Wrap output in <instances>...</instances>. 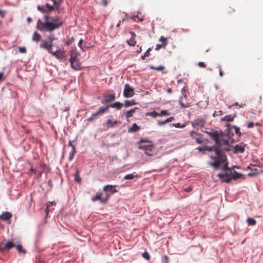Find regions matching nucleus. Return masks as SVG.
<instances>
[{
  "mask_svg": "<svg viewBox=\"0 0 263 263\" xmlns=\"http://www.w3.org/2000/svg\"><path fill=\"white\" fill-rule=\"evenodd\" d=\"M222 143H215L212 146H206L205 149L209 152L214 151L215 155H211L210 158L213 160V162H209L210 165L213 166L215 169H218L221 164H223V169L228 168V163L226 156L223 154V151H229V141L223 140Z\"/></svg>",
  "mask_w": 263,
  "mask_h": 263,
  "instance_id": "obj_1",
  "label": "nucleus"
},
{
  "mask_svg": "<svg viewBox=\"0 0 263 263\" xmlns=\"http://www.w3.org/2000/svg\"><path fill=\"white\" fill-rule=\"evenodd\" d=\"M222 167L223 164H221L220 166L218 168L222 170L223 172L219 173L217 175L218 177L220 178L222 182L228 183L231 180L236 179L239 178L241 176V174L238 173L234 170L232 168H229L228 166V168L223 169Z\"/></svg>",
  "mask_w": 263,
  "mask_h": 263,
  "instance_id": "obj_2",
  "label": "nucleus"
},
{
  "mask_svg": "<svg viewBox=\"0 0 263 263\" xmlns=\"http://www.w3.org/2000/svg\"><path fill=\"white\" fill-rule=\"evenodd\" d=\"M44 18L45 19V22H42L40 19L37 22L36 27L40 31L51 32L55 29L59 28L63 24L62 22L55 24L49 21L50 17L47 15H44Z\"/></svg>",
  "mask_w": 263,
  "mask_h": 263,
  "instance_id": "obj_3",
  "label": "nucleus"
},
{
  "mask_svg": "<svg viewBox=\"0 0 263 263\" xmlns=\"http://www.w3.org/2000/svg\"><path fill=\"white\" fill-rule=\"evenodd\" d=\"M206 133L213 140L215 143H222L223 140H227L230 142L229 139L223 138V136L221 131L218 132L216 130L212 129L210 131L206 132Z\"/></svg>",
  "mask_w": 263,
  "mask_h": 263,
  "instance_id": "obj_4",
  "label": "nucleus"
},
{
  "mask_svg": "<svg viewBox=\"0 0 263 263\" xmlns=\"http://www.w3.org/2000/svg\"><path fill=\"white\" fill-rule=\"evenodd\" d=\"M138 148L145 151V154L148 156H151L150 152L152 151L153 146L150 141L141 139L139 142Z\"/></svg>",
  "mask_w": 263,
  "mask_h": 263,
  "instance_id": "obj_5",
  "label": "nucleus"
},
{
  "mask_svg": "<svg viewBox=\"0 0 263 263\" xmlns=\"http://www.w3.org/2000/svg\"><path fill=\"white\" fill-rule=\"evenodd\" d=\"M42 46L44 49H46L48 53L52 54V55L56 57L57 59H60L61 58V56L60 55V54L63 52V50L62 48L57 49L55 51H53V47H51L50 44H48L46 43H44Z\"/></svg>",
  "mask_w": 263,
  "mask_h": 263,
  "instance_id": "obj_6",
  "label": "nucleus"
},
{
  "mask_svg": "<svg viewBox=\"0 0 263 263\" xmlns=\"http://www.w3.org/2000/svg\"><path fill=\"white\" fill-rule=\"evenodd\" d=\"M135 94L134 89L129 85L126 84L124 86L123 95L126 98L132 97Z\"/></svg>",
  "mask_w": 263,
  "mask_h": 263,
  "instance_id": "obj_7",
  "label": "nucleus"
},
{
  "mask_svg": "<svg viewBox=\"0 0 263 263\" xmlns=\"http://www.w3.org/2000/svg\"><path fill=\"white\" fill-rule=\"evenodd\" d=\"M53 2V5H50L49 4H46L44 5V7H46L45 9H46L47 12H51L54 9H58L60 7V3L57 0H51Z\"/></svg>",
  "mask_w": 263,
  "mask_h": 263,
  "instance_id": "obj_8",
  "label": "nucleus"
},
{
  "mask_svg": "<svg viewBox=\"0 0 263 263\" xmlns=\"http://www.w3.org/2000/svg\"><path fill=\"white\" fill-rule=\"evenodd\" d=\"M246 145V144L243 142H241L236 145L234 147V153L236 154L243 153L245 151V148Z\"/></svg>",
  "mask_w": 263,
  "mask_h": 263,
  "instance_id": "obj_9",
  "label": "nucleus"
},
{
  "mask_svg": "<svg viewBox=\"0 0 263 263\" xmlns=\"http://www.w3.org/2000/svg\"><path fill=\"white\" fill-rule=\"evenodd\" d=\"M205 123V120L204 118H198L193 122V126L197 128H202Z\"/></svg>",
  "mask_w": 263,
  "mask_h": 263,
  "instance_id": "obj_10",
  "label": "nucleus"
},
{
  "mask_svg": "<svg viewBox=\"0 0 263 263\" xmlns=\"http://www.w3.org/2000/svg\"><path fill=\"white\" fill-rule=\"evenodd\" d=\"M101 193L97 194L96 197H93L92 198V200H93V201L100 200L102 203H105L107 202L109 198V194L108 193H106L105 198L104 199L101 198Z\"/></svg>",
  "mask_w": 263,
  "mask_h": 263,
  "instance_id": "obj_11",
  "label": "nucleus"
},
{
  "mask_svg": "<svg viewBox=\"0 0 263 263\" xmlns=\"http://www.w3.org/2000/svg\"><path fill=\"white\" fill-rule=\"evenodd\" d=\"M115 186H116V185L107 184L104 186L103 190L105 192L109 191L110 194H109L110 195V194L118 192V191L116 189H113V187Z\"/></svg>",
  "mask_w": 263,
  "mask_h": 263,
  "instance_id": "obj_12",
  "label": "nucleus"
},
{
  "mask_svg": "<svg viewBox=\"0 0 263 263\" xmlns=\"http://www.w3.org/2000/svg\"><path fill=\"white\" fill-rule=\"evenodd\" d=\"M78 55V53L76 51V48H73L70 51V58H69V62H72L74 60H78L77 57Z\"/></svg>",
  "mask_w": 263,
  "mask_h": 263,
  "instance_id": "obj_13",
  "label": "nucleus"
},
{
  "mask_svg": "<svg viewBox=\"0 0 263 263\" xmlns=\"http://www.w3.org/2000/svg\"><path fill=\"white\" fill-rule=\"evenodd\" d=\"M54 39V35L53 34H51L49 35L48 37V41H44L41 44H40V47L41 48H43V47L42 46L44 43H46L48 44L51 45V47H53L54 46V43H53V40Z\"/></svg>",
  "mask_w": 263,
  "mask_h": 263,
  "instance_id": "obj_14",
  "label": "nucleus"
},
{
  "mask_svg": "<svg viewBox=\"0 0 263 263\" xmlns=\"http://www.w3.org/2000/svg\"><path fill=\"white\" fill-rule=\"evenodd\" d=\"M70 63L71 68H73V69L77 70L80 69L81 64H80L79 59L74 60L73 61L71 62Z\"/></svg>",
  "mask_w": 263,
  "mask_h": 263,
  "instance_id": "obj_15",
  "label": "nucleus"
},
{
  "mask_svg": "<svg viewBox=\"0 0 263 263\" xmlns=\"http://www.w3.org/2000/svg\"><path fill=\"white\" fill-rule=\"evenodd\" d=\"M186 97V94L183 93L182 95V96H181L179 98V103L181 105V106L183 108H189L191 106L190 103H187L186 104H184L183 103L182 99L183 98H185Z\"/></svg>",
  "mask_w": 263,
  "mask_h": 263,
  "instance_id": "obj_16",
  "label": "nucleus"
},
{
  "mask_svg": "<svg viewBox=\"0 0 263 263\" xmlns=\"http://www.w3.org/2000/svg\"><path fill=\"white\" fill-rule=\"evenodd\" d=\"M11 217L12 214L8 212H5L0 215V219L2 220L6 221L10 219Z\"/></svg>",
  "mask_w": 263,
  "mask_h": 263,
  "instance_id": "obj_17",
  "label": "nucleus"
},
{
  "mask_svg": "<svg viewBox=\"0 0 263 263\" xmlns=\"http://www.w3.org/2000/svg\"><path fill=\"white\" fill-rule=\"evenodd\" d=\"M115 99V93L108 95L105 97L104 100L102 101V103H104L105 102H109L111 100H114Z\"/></svg>",
  "mask_w": 263,
  "mask_h": 263,
  "instance_id": "obj_18",
  "label": "nucleus"
},
{
  "mask_svg": "<svg viewBox=\"0 0 263 263\" xmlns=\"http://www.w3.org/2000/svg\"><path fill=\"white\" fill-rule=\"evenodd\" d=\"M122 106H123V103H122L120 102H115L109 105V107H112V108H116L118 110L120 109Z\"/></svg>",
  "mask_w": 263,
  "mask_h": 263,
  "instance_id": "obj_19",
  "label": "nucleus"
},
{
  "mask_svg": "<svg viewBox=\"0 0 263 263\" xmlns=\"http://www.w3.org/2000/svg\"><path fill=\"white\" fill-rule=\"evenodd\" d=\"M236 117V115H229L226 116L224 117L221 119L222 121H227L228 122H231L232 121L235 117Z\"/></svg>",
  "mask_w": 263,
  "mask_h": 263,
  "instance_id": "obj_20",
  "label": "nucleus"
},
{
  "mask_svg": "<svg viewBox=\"0 0 263 263\" xmlns=\"http://www.w3.org/2000/svg\"><path fill=\"white\" fill-rule=\"evenodd\" d=\"M14 246L15 244L12 241L9 240L4 245V248L5 249L9 250Z\"/></svg>",
  "mask_w": 263,
  "mask_h": 263,
  "instance_id": "obj_21",
  "label": "nucleus"
},
{
  "mask_svg": "<svg viewBox=\"0 0 263 263\" xmlns=\"http://www.w3.org/2000/svg\"><path fill=\"white\" fill-rule=\"evenodd\" d=\"M224 134L228 137H231L233 135V133L231 132V128L230 127V124H228L227 125V128L224 131Z\"/></svg>",
  "mask_w": 263,
  "mask_h": 263,
  "instance_id": "obj_22",
  "label": "nucleus"
},
{
  "mask_svg": "<svg viewBox=\"0 0 263 263\" xmlns=\"http://www.w3.org/2000/svg\"><path fill=\"white\" fill-rule=\"evenodd\" d=\"M137 107H135L126 112V118L127 119L133 116V114L135 112L136 110L137 109Z\"/></svg>",
  "mask_w": 263,
  "mask_h": 263,
  "instance_id": "obj_23",
  "label": "nucleus"
},
{
  "mask_svg": "<svg viewBox=\"0 0 263 263\" xmlns=\"http://www.w3.org/2000/svg\"><path fill=\"white\" fill-rule=\"evenodd\" d=\"M140 129V127L138 126L136 123L133 124L132 126L128 129V132H136Z\"/></svg>",
  "mask_w": 263,
  "mask_h": 263,
  "instance_id": "obj_24",
  "label": "nucleus"
},
{
  "mask_svg": "<svg viewBox=\"0 0 263 263\" xmlns=\"http://www.w3.org/2000/svg\"><path fill=\"white\" fill-rule=\"evenodd\" d=\"M173 119H174V117H170L169 118L166 119L164 121H158L157 123H158V125L162 126L165 124H166L167 123L171 122Z\"/></svg>",
  "mask_w": 263,
  "mask_h": 263,
  "instance_id": "obj_25",
  "label": "nucleus"
},
{
  "mask_svg": "<svg viewBox=\"0 0 263 263\" xmlns=\"http://www.w3.org/2000/svg\"><path fill=\"white\" fill-rule=\"evenodd\" d=\"M108 107H109V106L106 107H100L96 112L98 115L102 114L107 110Z\"/></svg>",
  "mask_w": 263,
  "mask_h": 263,
  "instance_id": "obj_26",
  "label": "nucleus"
},
{
  "mask_svg": "<svg viewBox=\"0 0 263 263\" xmlns=\"http://www.w3.org/2000/svg\"><path fill=\"white\" fill-rule=\"evenodd\" d=\"M118 122L117 121H112L110 119H108L106 122V125L108 128L112 127L115 124H117Z\"/></svg>",
  "mask_w": 263,
  "mask_h": 263,
  "instance_id": "obj_27",
  "label": "nucleus"
},
{
  "mask_svg": "<svg viewBox=\"0 0 263 263\" xmlns=\"http://www.w3.org/2000/svg\"><path fill=\"white\" fill-rule=\"evenodd\" d=\"M74 181L80 183L81 181V178L80 177L79 172L78 168L76 169V172L74 175Z\"/></svg>",
  "mask_w": 263,
  "mask_h": 263,
  "instance_id": "obj_28",
  "label": "nucleus"
},
{
  "mask_svg": "<svg viewBox=\"0 0 263 263\" xmlns=\"http://www.w3.org/2000/svg\"><path fill=\"white\" fill-rule=\"evenodd\" d=\"M41 35L36 32H34L32 36V40L35 42H39L41 40Z\"/></svg>",
  "mask_w": 263,
  "mask_h": 263,
  "instance_id": "obj_29",
  "label": "nucleus"
},
{
  "mask_svg": "<svg viewBox=\"0 0 263 263\" xmlns=\"http://www.w3.org/2000/svg\"><path fill=\"white\" fill-rule=\"evenodd\" d=\"M136 103L133 100H132V101L125 100L124 102V106L125 107H127L128 106H130L132 105H135V104H136Z\"/></svg>",
  "mask_w": 263,
  "mask_h": 263,
  "instance_id": "obj_30",
  "label": "nucleus"
},
{
  "mask_svg": "<svg viewBox=\"0 0 263 263\" xmlns=\"http://www.w3.org/2000/svg\"><path fill=\"white\" fill-rule=\"evenodd\" d=\"M150 69H155L157 71H162L164 69V67L162 65H160L158 67H155L153 65H151L149 66Z\"/></svg>",
  "mask_w": 263,
  "mask_h": 263,
  "instance_id": "obj_31",
  "label": "nucleus"
},
{
  "mask_svg": "<svg viewBox=\"0 0 263 263\" xmlns=\"http://www.w3.org/2000/svg\"><path fill=\"white\" fill-rule=\"evenodd\" d=\"M247 222L248 225L254 226L256 224V220L252 218H248L247 219Z\"/></svg>",
  "mask_w": 263,
  "mask_h": 263,
  "instance_id": "obj_32",
  "label": "nucleus"
},
{
  "mask_svg": "<svg viewBox=\"0 0 263 263\" xmlns=\"http://www.w3.org/2000/svg\"><path fill=\"white\" fill-rule=\"evenodd\" d=\"M138 175L136 174L134 175V174H129L125 175L124 177V179L125 180H132L135 177H137Z\"/></svg>",
  "mask_w": 263,
  "mask_h": 263,
  "instance_id": "obj_33",
  "label": "nucleus"
},
{
  "mask_svg": "<svg viewBox=\"0 0 263 263\" xmlns=\"http://www.w3.org/2000/svg\"><path fill=\"white\" fill-rule=\"evenodd\" d=\"M146 116H151V117H152L153 118H155L156 117H158L159 116V113H158L157 111H153L152 112H147L146 114Z\"/></svg>",
  "mask_w": 263,
  "mask_h": 263,
  "instance_id": "obj_34",
  "label": "nucleus"
},
{
  "mask_svg": "<svg viewBox=\"0 0 263 263\" xmlns=\"http://www.w3.org/2000/svg\"><path fill=\"white\" fill-rule=\"evenodd\" d=\"M45 8L46 7H44V5H38L37 6V10L42 13H47Z\"/></svg>",
  "mask_w": 263,
  "mask_h": 263,
  "instance_id": "obj_35",
  "label": "nucleus"
},
{
  "mask_svg": "<svg viewBox=\"0 0 263 263\" xmlns=\"http://www.w3.org/2000/svg\"><path fill=\"white\" fill-rule=\"evenodd\" d=\"M128 45L129 46H135V45L136 43V41H135V39L130 38L129 40L127 41Z\"/></svg>",
  "mask_w": 263,
  "mask_h": 263,
  "instance_id": "obj_36",
  "label": "nucleus"
},
{
  "mask_svg": "<svg viewBox=\"0 0 263 263\" xmlns=\"http://www.w3.org/2000/svg\"><path fill=\"white\" fill-rule=\"evenodd\" d=\"M76 151L75 147H73V149L70 153L68 159L69 161H71L73 158L74 155L76 154Z\"/></svg>",
  "mask_w": 263,
  "mask_h": 263,
  "instance_id": "obj_37",
  "label": "nucleus"
},
{
  "mask_svg": "<svg viewBox=\"0 0 263 263\" xmlns=\"http://www.w3.org/2000/svg\"><path fill=\"white\" fill-rule=\"evenodd\" d=\"M17 250L20 253H24L25 254L26 253L25 250L22 249V247L21 245H18L16 247Z\"/></svg>",
  "mask_w": 263,
  "mask_h": 263,
  "instance_id": "obj_38",
  "label": "nucleus"
},
{
  "mask_svg": "<svg viewBox=\"0 0 263 263\" xmlns=\"http://www.w3.org/2000/svg\"><path fill=\"white\" fill-rule=\"evenodd\" d=\"M232 128H234L235 129V133L238 136H240L241 135V133L240 132V130H239V128L235 125H233L232 126Z\"/></svg>",
  "mask_w": 263,
  "mask_h": 263,
  "instance_id": "obj_39",
  "label": "nucleus"
},
{
  "mask_svg": "<svg viewBox=\"0 0 263 263\" xmlns=\"http://www.w3.org/2000/svg\"><path fill=\"white\" fill-rule=\"evenodd\" d=\"M151 50V48H149L144 53L143 55H142L141 56V59L142 60H144L145 58L146 57H148L150 54H149V51Z\"/></svg>",
  "mask_w": 263,
  "mask_h": 263,
  "instance_id": "obj_40",
  "label": "nucleus"
},
{
  "mask_svg": "<svg viewBox=\"0 0 263 263\" xmlns=\"http://www.w3.org/2000/svg\"><path fill=\"white\" fill-rule=\"evenodd\" d=\"M190 136L194 139H195L197 137H199L198 134L194 130H192L190 132Z\"/></svg>",
  "mask_w": 263,
  "mask_h": 263,
  "instance_id": "obj_41",
  "label": "nucleus"
},
{
  "mask_svg": "<svg viewBox=\"0 0 263 263\" xmlns=\"http://www.w3.org/2000/svg\"><path fill=\"white\" fill-rule=\"evenodd\" d=\"M142 256L145 258L146 259V260H149L150 259V256L148 254V253L146 251L144 252L143 254H142Z\"/></svg>",
  "mask_w": 263,
  "mask_h": 263,
  "instance_id": "obj_42",
  "label": "nucleus"
},
{
  "mask_svg": "<svg viewBox=\"0 0 263 263\" xmlns=\"http://www.w3.org/2000/svg\"><path fill=\"white\" fill-rule=\"evenodd\" d=\"M170 114L165 110H163L160 112V113H159V116H168Z\"/></svg>",
  "mask_w": 263,
  "mask_h": 263,
  "instance_id": "obj_43",
  "label": "nucleus"
},
{
  "mask_svg": "<svg viewBox=\"0 0 263 263\" xmlns=\"http://www.w3.org/2000/svg\"><path fill=\"white\" fill-rule=\"evenodd\" d=\"M172 125L177 128H183L185 127V125H181L180 123H173Z\"/></svg>",
  "mask_w": 263,
  "mask_h": 263,
  "instance_id": "obj_44",
  "label": "nucleus"
},
{
  "mask_svg": "<svg viewBox=\"0 0 263 263\" xmlns=\"http://www.w3.org/2000/svg\"><path fill=\"white\" fill-rule=\"evenodd\" d=\"M18 50L21 53H25L26 51V48L24 47H18Z\"/></svg>",
  "mask_w": 263,
  "mask_h": 263,
  "instance_id": "obj_45",
  "label": "nucleus"
},
{
  "mask_svg": "<svg viewBox=\"0 0 263 263\" xmlns=\"http://www.w3.org/2000/svg\"><path fill=\"white\" fill-rule=\"evenodd\" d=\"M97 116H98V115L95 112L92 114L90 117L92 118V120H93L97 118Z\"/></svg>",
  "mask_w": 263,
  "mask_h": 263,
  "instance_id": "obj_46",
  "label": "nucleus"
},
{
  "mask_svg": "<svg viewBox=\"0 0 263 263\" xmlns=\"http://www.w3.org/2000/svg\"><path fill=\"white\" fill-rule=\"evenodd\" d=\"M97 116H98V115L95 112L92 114L90 117L92 118V120H93L97 118Z\"/></svg>",
  "mask_w": 263,
  "mask_h": 263,
  "instance_id": "obj_47",
  "label": "nucleus"
},
{
  "mask_svg": "<svg viewBox=\"0 0 263 263\" xmlns=\"http://www.w3.org/2000/svg\"><path fill=\"white\" fill-rule=\"evenodd\" d=\"M198 66L200 67H202V68H204L205 67V64H204V62H199L198 63Z\"/></svg>",
  "mask_w": 263,
  "mask_h": 263,
  "instance_id": "obj_48",
  "label": "nucleus"
},
{
  "mask_svg": "<svg viewBox=\"0 0 263 263\" xmlns=\"http://www.w3.org/2000/svg\"><path fill=\"white\" fill-rule=\"evenodd\" d=\"M195 139L197 143L201 144L202 143V140L199 137H197Z\"/></svg>",
  "mask_w": 263,
  "mask_h": 263,
  "instance_id": "obj_49",
  "label": "nucleus"
},
{
  "mask_svg": "<svg viewBox=\"0 0 263 263\" xmlns=\"http://www.w3.org/2000/svg\"><path fill=\"white\" fill-rule=\"evenodd\" d=\"M83 39H81L80 40H79V42L78 43V46L81 49H82V44L83 43Z\"/></svg>",
  "mask_w": 263,
  "mask_h": 263,
  "instance_id": "obj_50",
  "label": "nucleus"
},
{
  "mask_svg": "<svg viewBox=\"0 0 263 263\" xmlns=\"http://www.w3.org/2000/svg\"><path fill=\"white\" fill-rule=\"evenodd\" d=\"M108 2L107 0H102V4L104 6H106L107 5Z\"/></svg>",
  "mask_w": 263,
  "mask_h": 263,
  "instance_id": "obj_51",
  "label": "nucleus"
},
{
  "mask_svg": "<svg viewBox=\"0 0 263 263\" xmlns=\"http://www.w3.org/2000/svg\"><path fill=\"white\" fill-rule=\"evenodd\" d=\"M129 33H130V34L131 35V37L130 38H133V39H135V37L136 36V34L134 32H133V31H130Z\"/></svg>",
  "mask_w": 263,
  "mask_h": 263,
  "instance_id": "obj_52",
  "label": "nucleus"
},
{
  "mask_svg": "<svg viewBox=\"0 0 263 263\" xmlns=\"http://www.w3.org/2000/svg\"><path fill=\"white\" fill-rule=\"evenodd\" d=\"M254 126V123L253 122H249L247 124V127L248 128H252Z\"/></svg>",
  "mask_w": 263,
  "mask_h": 263,
  "instance_id": "obj_53",
  "label": "nucleus"
},
{
  "mask_svg": "<svg viewBox=\"0 0 263 263\" xmlns=\"http://www.w3.org/2000/svg\"><path fill=\"white\" fill-rule=\"evenodd\" d=\"M218 67H219V76H220V77H222V76H223V73L222 71V70H221V66H220V65H218Z\"/></svg>",
  "mask_w": 263,
  "mask_h": 263,
  "instance_id": "obj_54",
  "label": "nucleus"
},
{
  "mask_svg": "<svg viewBox=\"0 0 263 263\" xmlns=\"http://www.w3.org/2000/svg\"><path fill=\"white\" fill-rule=\"evenodd\" d=\"M49 205L48 204L47 205V207H46L45 210V213H46L47 215L48 214V213H49Z\"/></svg>",
  "mask_w": 263,
  "mask_h": 263,
  "instance_id": "obj_55",
  "label": "nucleus"
},
{
  "mask_svg": "<svg viewBox=\"0 0 263 263\" xmlns=\"http://www.w3.org/2000/svg\"><path fill=\"white\" fill-rule=\"evenodd\" d=\"M68 146L71 147L72 149H73V147H74V145H72L71 141H69Z\"/></svg>",
  "mask_w": 263,
  "mask_h": 263,
  "instance_id": "obj_56",
  "label": "nucleus"
},
{
  "mask_svg": "<svg viewBox=\"0 0 263 263\" xmlns=\"http://www.w3.org/2000/svg\"><path fill=\"white\" fill-rule=\"evenodd\" d=\"M162 47V45H159V44H157L156 45V47L155 48V50H158L159 49H160V48Z\"/></svg>",
  "mask_w": 263,
  "mask_h": 263,
  "instance_id": "obj_57",
  "label": "nucleus"
},
{
  "mask_svg": "<svg viewBox=\"0 0 263 263\" xmlns=\"http://www.w3.org/2000/svg\"><path fill=\"white\" fill-rule=\"evenodd\" d=\"M192 190V188L190 187H186L184 189V191L186 192H189Z\"/></svg>",
  "mask_w": 263,
  "mask_h": 263,
  "instance_id": "obj_58",
  "label": "nucleus"
},
{
  "mask_svg": "<svg viewBox=\"0 0 263 263\" xmlns=\"http://www.w3.org/2000/svg\"><path fill=\"white\" fill-rule=\"evenodd\" d=\"M197 149L199 152H203V151H205V149H204L203 148H202L201 147H199L197 148Z\"/></svg>",
  "mask_w": 263,
  "mask_h": 263,
  "instance_id": "obj_59",
  "label": "nucleus"
},
{
  "mask_svg": "<svg viewBox=\"0 0 263 263\" xmlns=\"http://www.w3.org/2000/svg\"><path fill=\"white\" fill-rule=\"evenodd\" d=\"M166 40V39L165 37H164L163 36H161V38L160 39V41H162V42L165 41Z\"/></svg>",
  "mask_w": 263,
  "mask_h": 263,
  "instance_id": "obj_60",
  "label": "nucleus"
},
{
  "mask_svg": "<svg viewBox=\"0 0 263 263\" xmlns=\"http://www.w3.org/2000/svg\"><path fill=\"white\" fill-rule=\"evenodd\" d=\"M58 18H59V17H58V16H55V17H52V18H51V20H52V21H57V20H58Z\"/></svg>",
  "mask_w": 263,
  "mask_h": 263,
  "instance_id": "obj_61",
  "label": "nucleus"
},
{
  "mask_svg": "<svg viewBox=\"0 0 263 263\" xmlns=\"http://www.w3.org/2000/svg\"><path fill=\"white\" fill-rule=\"evenodd\" d=\"M256 174V172H253V173H250L248 174V176H252L253 175H254V174Z\"/></svg>",
  "mask_w": 263,
  "mask_h": 263,
  "instance_id": "obj_62",
  "label": "nucleus"
},
{
  "mask_svg": "<svg viewBox=\"0 0 263 263\" xmlns=\"http://www.w3.org/2000/svg\"><path fill=\"white\" fill-rule=\"evenodd\" d=\"M3 250H5L4 245L2 246L0 243V251H3Z\"/></svg>",
  "mask_w": 263,
  "mask_h": 263,
  "instance_id": "obj_63",
  "label": "nucleus"
},
{
  "mask_svg": "<svg viewBox=\"0 0 263 263\" xmlns=\"http://www.w3.org/2000/svg\"><path fill=\"white\" fill-rule=\"evenodd\" d=\"M181 92L182 94L185 93V88L184 87L181 89Z\"/></svg>",
  "mask_w": 263,
  "mask_h": 263,
  "instance_id": "obj_64",
  "label": "nucleus"
}]
</instances>
